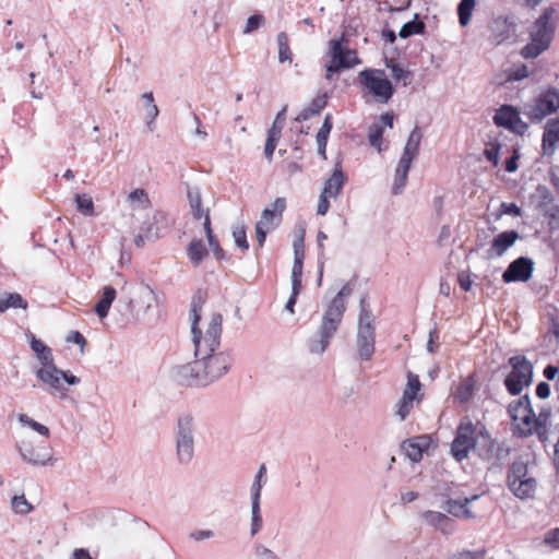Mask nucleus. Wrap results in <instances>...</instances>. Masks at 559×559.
<instances>
[{"label":"nucleus","instance_id":"24","mask_svg":"<svg viewBox=\"0 0 559 559\" xmlns=\"http://www.w3.org/2000/svg\"><path fill=\"white\" fill-rule=\"evenodd\" d=\"M508 488L510 491L519 499L525 500L534 497L537 481L534 477H526L524 479H520L514 484H509Z\"/></svg>","mask_w":559,"mask_h":559},{"label":"nucleus","instance_id":"60","mask_svg":"<svg viewBox=\"0 0 559 559\" xmlns=\"http://www.w3.org/2000/svg\"><path fill=\"white\" fill-rule=\"evenodd\" d=\"M302 269L304 263L294 262L292 269V287L302 288Z\"/></svg>","mask_w":559,"mask_h":559},{"label":"nucleus","instance_id":"25","mask_svg":"<svg viewBox=\"0 0 559 559\" xmlns=\"http://www.w3.org/2000/svg\"><path fill=\"white\" fill-rule=\"evenodd\" d=\"M548 415H549L548 413L540 412L537 417V420H535L534 426L525 428V429L519 428L518 435L520 437H528L532 435H536L540 442H546L548 440V428H547Z\"/></svg>","mask_w":559,"mask_h":559},{"label":"nucleus","instance_id":"46","mask_svg":"<svg viewBox=\"0 0 559 559\" xmlns=\"http://www.w3.org/2000/svg\"><path fill=\"white\" fill-rule=\"evenodd\" d=\"M277 44H278V61L284 63L286 61H292L293 53L290 47L288 45V36L285 32H281L277 35Z\"/></svg>","mask_w":559,"mask_h":559},{"label":"nucleus","instance_id":"17","mask_svg":"<svg viewBox=\"0 0 559 559\" xmlns=\"http://www.w3.org/2000/svg\"><path fill=\"white\" fill-rule=\"evenodd\" d=\"M145 238L156 240L163 237L170 227V219L163 211H156L152 217V222L145 223Z\"/></svg>","mask_w":559,"mask_h":559},{"label":"nucleus","instance_id":"42","mask_svg":"<svg viewBox=\"0 0 559 559\" xmlns=\"http://www.w3.org/2000/svg\"><path fill=\"white\" fill-rule=\"evenodd\" d=\"M262 515L260 509V499L251 498V527L250 534L254 536L262 528Z\"/></svg>","mask_w":559,"mask_h":559},{"label":"nucleus","instance_id":"37","mask_svg":"<svg viewBox=\"0 0 559 559\" xmlns=\"http://www.w3.org/2000/svg\"><path fill=\"white\" fill-rule=\"evenodd\" d=\"M330 64L325 67L326 73H338L341 70L352 69L354 62H348L345 59L340 58V52L337 50V44H333V53Z\"/></svg>","mask_w":559,"mask_h":559},{"label":"nucleus","instance_id":"64","mask_svg":"<svg viewBox=\"0 0 559 559\" xmlns=\"http://www.w3.org/2000/svg\"><path fill=\"white\" fill-rule=\"evenodd\" d=\"M255 556L259 559H280L274 551L263 545L255 547Z\"/></svg>","mask_w":559,"mask_h":559},{"label":"nucleus","instance_id":"11","mask_svg":"<svg viewBox=\"0 0 559 559\" xmlns=\"http://www.w3.org/2000/svg\"><path fill=\"white\" fill-rule=\"evenodd\" d=\"M534 271V261L527 257H519L513 260L502 273V281L506 284L515 282H527Z\"/></svg>","mask_w":559,"mask_h":559},{"label":"nucleus","instance_id":"7","mask_svg":"<svg viewBox=\"0 0 559 559\" xmlns=\"http://www.w3.org/2000/svg\"><path fill=\"white\" fill-rule=\"evenodd\" d=\"M559 109V90L555 86H547L534 97L532 103L525 104L523 114L532 122H540L547 116Z\"/></svg>","mask_w":559,"mask_h":559},{"label":"nucleus","instance_id":"13","mask_svg":"<svg viewBox=\"0 0 559 559\" xmlns=\"http://www.w3.org/2000/svg\"><path fill=\"white\" fill-rule=\"evenodd\" d=\"M36 378L49 386L51 394L59 393L61 399L67 397V389L61 383V374L55 364L39 368L36 371Z\"/></svg>","mask_w":559,"mask_h":559},{"label":"nucleus","instance_id":"54","mask_svg":"<svg viewBox=\"0 0 559 559\" xmlns=\"http://www.w3.org/2000/svg\"><path fill=\"white\" fill-rule=\"evenodd\" d=\"M414 401L415 400H413L408 395L402 396V399L400 400V402L396 405V415L400 417L401 420H404L408 416V414L411 413V411L413 408Z\"/></svg>","mask_w":559,"mask_h":559},{"label":"nucleus","instance_id":"20","mask_svg":"<svg viewBox=\"0 0 559 559\" xmlns=\"http://www.w3.org/2000/svg\"><path fill=\"white\" fill-rule=\"evenodd\" d=\"M423 518L429 525L444 535H451L455 531V521L444 513L428 510L423 513Z\"/></svg>","mask_w":559,"mask_h":559},{"label":"nucleus","instance_id":"31","mask_svg":"<svg viewBox=\"0 0 559 559\" xmlns=\"http://www.w3.org/2000/svg\"><path fill=\"white\" fill-rule=\"evenodd\" d=\"M29 345L33 352L36 354L43 367H47L55 364L51 349L40 340L36 338L35 335L33 334H31Z\"/></svg>","mask_w":559,"mask_h":559},{"label":"nucleus","instance_id":"3","mask_svg":"<svg viewBox=\"0 0 559 559\" xmlns=\"http://www.w3.org/2000/svg\"><path fill=\"white\" fill-rule=\"evenodd\" d=\"M558 19V13L552 7L544 9L539 17L533 24L531 41L521 50L523 58H536L548 49L555 35Z\"/></svg>","mask_w":559,"mask_h":559},{"label":"nucleus","instance_id":"34","mask_svg":"<svg viewBox=\"0 0 559 559\" xmlns=\"http://www.w3.org/2000/svg\"><path fill=\"white\" fill-rule=\"evenodd\" d=\"M187 197L189 201V205L192 212V216L194 219L204 218L205 219V212L210 210H203L202 209V199L201 193L198 188H188Z\"/></svg>","mask_w":559,"mask_h":559},{"label":"nucleus","instance_id":"62","mask_svg":"<svg viewBox=\"0 0 559 559\" xmlns=\"http://www.w3.org/2000/svg\"><path fill=\"white\" fill-rule=\"evenodd\" d=\"M448 559H485V552L463 550L450 556Z\"/></svg>","mask_w":559,"mask_h":559},{"label":"nucleus","instance_id":"40","mask_svg":"<svg viewBox=\"0 0 559 559\" xmlns=\"http://www.w3.org/2000/svg\"><path fill=\"white\" fill-rule=\"evenodd\" d=\"M128 201L132 207L147 209L151 206L148 193L144 189H134L128 195Z\"/></svg>","mask_w":559,"mask_h":559},{"label":"nucleus","instance_id":"18","mask_svg":"<svg viewBox=\"0 0 559 559\" xmlns=\"http://www.w3.org/2000/svg\"><path fill=\"white\" fill-rule=\"evenodd\" d=\"M416 155L406 154L405 152L402 153V156L395 169V177L392 186V193L394 195H399L403 192L407 182L411 165Z\"/></svg>","mask_w":559,"mask_h":559},{"label":"nucleus","instance_id":"45","mask_svg":"<svg viewBox=\"0 0 559 559\" xmlns=\"http://www.w3.org/2000/svg\"><path fill=\"white\" fill-rule=\"evenodd\" d=\"M406 456L412 462H419L423 459L424 447L415 440H407L402 445Z\"/></svg>","mask_w":559,"mask_h":559},{"label":"nucleus","instance_id":"56","mask_svg":"<svg viewBox=\"0 0 559 559\" xmlns=\"http://www.w3.org/2000/svg\"><path fill=\"white\" fill-rule=\"evenodd\" d=\"M233 237L235 243L242 251H247L249 249V242L247 240V234L245 226L237 227L233 230Z\"/></svg>","mask_w":559,"mask_h":559},{"label":"nucleus","instance_id":"61","mask_svg":"<svg viewBox=\"0 0 559 559\" xmlns=\"http://www.w3.org/2000/svg\"><path fill=\"white\" fill-rule=\"evenodd\" d=\"M500 144L493 143L491 147L485 148L484 156L488 162H490L493 166H497L499 163V153H500Z\"/></svg>","mask_w":559,"mask_h":559},{"label":"nucleus","instance_id":"63","mask_svg":"<svg viewBox=\"0 0 559 559\" xmlns=\"http://www.w3.org/2000/svg\"><path fill=\"white\" fill-rule=\"evenodd\" d=\"M501 212L507 215H511L514 217L522 215V209L514 202H502L500 205Z\"/></svg>","mask_w":559,"mask_h":559},{"label":"nucleus","instance_id":"49","mask_svg":"<svg viewBox=\"0 0 559 559\" xmlns=\"http://www.w3.org/2000/svg\"><path fill=\"white\" fill-rule=\"evenodd\" d=\"M11 506L13 511L21 515H25L34 509L33 506L26 500L24 495L13 496L11 499Z\"/></svg>","mask_w":559,"mask_h":559},{"label":"nucleus","instance_id":"6","mask_svg":"<svg viewBox=\"0 0 559 559\" xmlns=\"http://www.w3.org/2000/svg\"><path fill=\"white\" fill-rule=\"evenodd\" d=\"M511 371L503 380L508 393L512 396L520 395L524 388L533 382V364L523 355L512 356L508 359Z\"/></svg>","mask_w":559,"mask_h":559},{"label":"nucleus","instance_id":"9","mask_svg":"<svg viewBox=\"0 0 559 559\" xmlns=\"http://www.w3.org/2000/svg\"><path fill=\"white\" fill-rule=\"evenodd\" d=\"M510 447L506 442H497L491 438L485 427L479 431L478 455L492 462L496 466H502L510 455Z\"/></svg>","mask_w":559,"mask_h":559},{"label":"nucleus","instance_id":"35","mask_svg":"<svg viewBox=\"0 0 559 559\" xmlns=\"http://www.w3.org/2000/svg\"><path fill=\"white\" fill-rule=\"evenodd\" d=\"M426 32V25L423 21L418 20V14H415L412 21L406 22L400 29L399 36L406 39L413 35H423Z\"/></svg>","mask_w":559,"mask_h":559},{"label":"nucleus","instance_id":"52","mask_svg":"<svg viewBox=\"0 0 559 559\" xmlns=\"http://www.w3.org/2000/svg\"><path fill=\"white\" fill-rule=\"evenodd\" d=\"M286 106H284L282 108V110H280L275 117V120L272 124V127L269 129L267 131V134L269 135H273V132L275 133L274 136L275 138H281L282 135V130L284 128V123H285V120H286Z\"/></svg>","mask_w":559,"mask_h":559},{"label":"nucleus","instance_id":"41","mask_svg":"<svg viewBox=\"0 0 559 559\" xmlns=\"http://www.w3.org/2000/svg\"><path fill=\"white\" fill-rule=\"evenodd\" d=\"M19 452L22 459L32 465H46L49 461L48 457L39 454L32 447H20Z\"/></svg>","mask_w":559,"mask_h":559},{"label":"nucleus","instance_id":"50","mask_svg":"<svg viewBox=\"0 0 559 559\" xmlns=\"http://www.w3.org/2000/svg\"><path fill=\"white\" fill-rule=\"evenodd\" d=\"M421 383L419 381L418 376L414 374L413 372L407 373V384L406 389L403 392V395H408L413 400L417 399V393L420 391Z\"/></svg>","mask_w":559,"mask_h":559},{"label":"nucleus","instance_id":"28","mask_svg":"<svg viewBox=\"0 0 559 559\" xmlns=\"http://www.w3.org/2000/svg\"><path fill=\"white\" fill-rule=\"evenodd\" d=\"M117 292L112 286H105L103 294L94 307V311L99 318H106L109 309L116 299Z\"/></svg>","mask_w":559,"mask_h":559},{"label":"nucleus","instance_id":"22","mask_svg":"<svg viewBox=\"0 0 559 559\" xmlns=\"http://www.w3.org/2000/svg\"><path fill=\"white\" fill-rule=\"evenodd\" d=\"M334 43L337 44V50L340 52V58L341 59H345L348 62H354L353 63V68L355 66H358V64L361 63V60L357 56V51L355 49H349L348 48L349 40L345 36V34H342L340 37L332 38V39L329 40V51H328V55H329L330 58H332L333 44Z\"/></svg>","mask_w":559,"mask_h":559},{"label":"nucleus","instance_id":"36","mask_svg":"<svg viewBox=\"0 0 559 559\" xmlns=\"http://www.w3.org/2000/svg\"><path fill=\"white\" fill-rule=\"evenodd\" d=\"M476 5V0H461L456 8L459 24L465 27L469 24L473 11Z\"/></svg>","mask_w":559,"mask_h":559},{"label":"nucleus","instance_id":"29","mask_svg":"<svg viewBox=\"0 0 559 559\" xmlns=\"http://www.w3.org/2000/svg\"><path fill=\"white\" fill-rule=\"evenodd\" d=\"M203 228H204V231L206 235L209 246H210L215 259L216 260H226V253L223 250V248L221 247L216 236L213 233L209 211L205 212V222H203Z\"/></svg>","mask_w":559,"mask_h":559},{"label":"nucleus","instance_id":"48","mask_svg":"<svg viewBox=\"0 0 559 559\" xmlns=\"http://www.w3.org/2000/svg\"><path fill=\"white\" fill-rule=\"evenodd\" d=\"M76 209L80 213L85 216L94 215V202L92 198L87 194H76L75 195Z\"/></svg>","mask_w":559,"mask_h":559},{"label":"nucleus","instance_id":"55","mask_svg":"<svg viewBox=\"0 0 559 559\" xmlns=\"http://www.w3.org/2000/svg\"><path fill=\"white\" fill-rule=\"evenodd\" d=\"M266 473V467L262 464L254 477V481L251 486V498L261 499L262 478Z\"/></svg>","mask_w":559,"mask_h":559},{"label":"nucleus","instance_id":"33","mask_svg":"<svg viewBox=\"0 0 559 559\" xmlns=\"http://www.w3.org/2000/svg\"><path fill=\"white\" fill-rule=\"evenodd\" d=\"M27 301L19 293H4L0 296V313L5 312L10 308L27 309Z\"/></svg>","mask_w":559,"mask_h":559},{"label":"nucleus","instance_id":"53","mask_svg":"<svg viewBox=\"0 0 559 559\" xmlns=\"http://www.w3.org/2000/svg\"><path fill=\"white\" fill-rule=\"evenodd\" d=\"M328 239V236L325 233L320 230L317 235V242L319 248V278L318 284L320 285L322 282V274H323V265H324V240Z\"/></svg>","mask_w":559,"mask_h":559},{"label":"nucleus","instance_id":"59","mask_svg":"<svg viewBox=\"0 0 559 559\" xmlns=\"http://www.w3.org/2000/svg\"><path fill=\"white\" fill-rule=\"evenodd\" d=\"M333 128V118L331 114H328L323 120L321 128L319 129L316 139L328 141L331 130Z\"/></svg>","mask_w":559,"mask_h":559},{"label":"nucleus","instance_id":"32","mask_svg":"<svg viewBox=\"0 0 559 559\" xmlns=\"http://www.w3.org/2000/svg\"><path fill=\"white\" fill-rule=\"evenodd\" d=\"M528 477L527 462L522 457L515 459L509 466L507 475V485L514 484L520 479Z\"/></svg>","mask_w":559,"mask_h":559},{"label":"nucleus","instance_id":"26","mask_svg":"<svg viewBox=\"0 0 559 559\" xmlns=\"http://www.w3.org/2000/svg\"><path fill=\"white\" fill-rule=\"evenodd\" d=\"M442 508L455 518L475 519L476 514L473 513L469 508L465 504L463 498L452 499L448 498Z\"/></svg>","mask_w":559,"mask_h":559},{"label":"nucleus","instance_id":"39","mask_svg":"<svg viewBox=\"0 0 559 559\" xmlns=\"http://www.w3.org/2000/svg\"><path fill=\"white\" fill-rule=\"evenodd\" d=\"M359 308L360 309H359V317H358V329H361L362 326L376 328L374 319H373L372 312L369 309V306L367 304L366 296L360 298Z\"/></svg>","mask_w":559,"mask_h":559},{"label":"nucleus","instance_id":"10","mask_svg":"<svg viewBox=\"0 0 559 559\" xmlns=\"http://www.w3.org/2000/svg\"><path fill=\"white\" fill-rule=\"evenodd\" d=\"M492 120L497 127L516 135H524L528 130V124L521 119L520 111L513 105H501L496 109Z\"/></svg>","mask_w":559,"mask_h":559},{"label":"nucleus","instance_id":"2","mask_svg":"<svg viewBox=\"0 0 559 559\" xmlns=\"http://www.w3.org/2000/svg\"><path fill=\"white\" fill-rule=\"evenodd\" d=\"M352 293L353 287L349 283H346L326 306L318 333L308 341V349L310 353L323 354L326 350L346 311L345 299L349 297Z\"/></svg>","mask_w":559,"mask_h":559},{"label":"nucleus","instance_id":"38","mask_svg":"<svg viewBox=\"0 0 559 559\" xmlns=\"http://www.w3.org/2000/svg\"><path fill=\"white\" fill-rule=\"evenodd\" d=\"M385 66L391 70L392 78L395 81H403L404 86L411 83L412 72L405 70L400 63L394 62L393 59H386Z\"/></svg>","mask_w":559,"mask_h":559},{"label":"nucleus","instance_id":"15","mask_svg":"<svg viewBox=\"0 0 559 559\" xmlns=\"http://www.w3.org/2000/svg\"><path fill=\"white\" fill-rule=\"evenodd\" d=\"M285 210L286 199L278 197L274 200L271 207H265L262 211L261 218L257 222V224L274 230L281 225Z\"/></svg>","mask_w":559,"mask_h":559},{"label":"nucleus","instance_id":"57","mask_svg":"<svg viewBox=\"0 0 559 559\" xmlns=\"http://www.w3.org/2000/svg\"><path fill=\"white\" fill-rule=\"evenodd\" d=\"M264 22V16L260 13L252 14L247 19L246 26L242 31L243 34H251L257 31Z\"/></svg>","mask_w":559,"mask_h":559},{"label":"nucleus","instance_id":"43","mask_svg":"<svg viewBox=\"0 0 559 559\" xmlns=\"http://www.w3.org/2000/svg\"><path fill=\"white\" fill-rule=\"evenodd\" d=\"M384 129L380 122H373L368 130V141L370 145L377 148L379 152L382 151Z\"/></svg>","mask_w":559,"mask_h":559},{"label":"nucleus","instance_id":"4","mask_svg":"<svg viewBox=\"0 0 559 559\" xmlns=\"http://www.w3.org/2000/svg\"><path fill=\"white\" fill-rule=\"evenodd\" d=\"M195 431L194 416L189 412L179 414L175 426V445L180 465L190 464L194 457Z\"/></svg>","mask_w":559,"mask_h":559},{"label":"nucleus","instance_id":"51","mask_svg":"<svg viewBox=\"0 0 559 559\" xmlns=\"http://www.w3.org/2000/svg\"><path fill=\"white\" fill-rule=\"evenodd\" d=\"M19 421L25 426L31 427L33 430H35L36 432H38L41 436H45V437L49 436V428L47 426L34 420L26 414H20Z\"/></svg>","mask_w":559,"mask_h":559},{"label":"nucleus","instance_id":"21","mask_svg":"<svg viewBox=\"0 0 559 559\" xmlns=\"http://www.w3.org/2000/svg\"><path fill=\"white\" fill-rule=\"evenodd\" d=\"M347 181V177L337 163L332 175L324 181L322 192L331 198H336Z\"/></svg>","mask_w":559,"mask_h":559},{"label":"nucleus","instance_id":"1","mask_svg":"<svg viewBox=\"0 0 559 559\" xmlns=\"http://www.w3.org/2000/svg\"><path fill=\"white\" fill-rule=\"evenodd\" d=\"M223 316L212 314L205 334L192 337L195 360L175 368L176 380L185 386H206L226 374L234 364L233 349L216 352L221 345Z\"/></svg>","mask_w":559,"mask_h":559},{"label":"nucleus","instance_id":"16","mask_svg":"<svg viewBox=\"0 0 559 559\" xmlns=\"http://www.w3.org/2000/svg\"><path fill=\"white\" fill-rule=\"evenodd\" d=\"M376 328L357 329V353L361 360H370L374 354Z\"/></svg>","mask_w":559,"mask_h":559},{"label":"nucleus","instance_id":"47","mask_svg":"<svg viewBox=\"0 0 559 559\" xmlns=\"http://www.w3.org/2000/svg\"><path fill=\"white\" fill-rule=\"evenodd\" d=\"M473 393L474 381L472 379H468L457 385L454 396L460 403L463 404L467 403L472 399Z\"/></svg>","mask_w":559,"mask_h":559},{"label":"nucleus","instance_id":"27","mask_svg":"<svg viewBox=\"0 0 559 559\" xmlns=\"http://www.w3.org/2000/svg\"><path fill=\"white\" fill-rule=\"evenodd\" d=\"M328 94L323 93L322 95H318L316 98L311 100V103L306 106L296 117V120L299 122L307 121L310 118L319 115L328 104Z\"/></svg>","mask_w":559,"mask_h":559},{"label":"nucleus","instance_id":"8","mask_svg":"<svg viewBox=\"0 0 559 559\" xmlns=\"http://www.w3.org/2000/svg\"><path fill=\"white\" fill-rule=\"evenodd\" d=\"M478 441L472 420L467 417L463 418L456 428L455 437L451 443L452 456L457 462H462L468 456L472 449H478Z\"/></svg>","mask_w":559,"mask_h":559},{"label":"nucleus","instance_id":"12","mask_svg":"<svg viewBox=\"0 0 559 559\" xmlns=\"http://www.w3.org/2000/svg\"><path fill=\"white\" fill-rule=\"evenodd\" d=\"M516 25L506 16H497L489 24V39L495 45L506 43L515 33Z\"/></svg>","mask_w":559,"mask_h":559},{"label":"nucleus","instance_id":"44","mask_svg":"<svg viewBox=\"0 0 559 559\" xmlns=\"http://www.w3.org/2000/svg\"><path fill=\"white\" fill-rule=\"evenodd\" d=\"M421 139H423L421 130L419 127L416 126L413 129V131L409 133V136L404 146L403 152H405L406 154H413V155L417 156Z\"/></svg>","mask_w":559,"mask_h":559},{"label":"nucleus","instance_id":"14","mask_svg":"<svg viewBox=\"0 0 559 559\" xmlns=\"http://www.w3.org/2000/svg\"><path fill=\"white\" fill-rule=\"evenodd\" d=\"M520 238L516 230L510 229L504 230L493 237L490 248L486 251V258L488 260L502 257L506 251L511 248L515 241Z\"/></svg>","mask_w":559,"mask_h":559},{"label":"nucleus","instance_id":"58","mask_svg":"<svg viewBox=\"0 0 559 559\" xmlns=\"http://www.w3.org/2000/svg\"><path fill=\"white\" fill-rule=\"evenodd\" d=\"M294 262L304 263L305 260V237L304 233L294 240Z\"/></svg>","mask_w":559,"mask_h":559},{"label":"nucleus","instance_id":"30","mask_svg":"<svg viewBox=\"0 0 559 559\" xmlns=\"http://www.w3.org/2000/svg\"><path fill=\"white\" fill-rule=\"evenodd\" d=\"M207 255L209 250L202 239H192L190 241L187 247V257L194 266H199Z\"/></svg>","mask_w":559,"mask_h":559},{"label":"nucleus","instance_id":"23","mask_svg":"<svg viewBox=\"0 0 559 559\" xmlns=\"http://www.w3.org/2000/svg\"><path fill=\"white\" fill-rule=\"evenodd\" d=\"M557 142H559V117L549 119L546 123L542 140L544 154L551 155Z\"/></svg>","mask_w":559,"mask_h":559},{"label":"nucleus","instance_id":"5","mask_svg":"<svg viewBox=\"0 0 559 559\" xmlns=\"http://www.w3.org/2000/svg\"><path fill=\"white\" fill-rule=\"evenodd\" d=\"M361 90L374 97L379 104H386L393 97L395 87L386 78L384 70L365 69L358 73Z\"/></svg>","mask_w":559,"mask_h":559},{"label":"nucleus","instance_id":"19","mask_svg":"<svg viewBox=\"0 0 559 559\" xmlns=\"http://www.w3.org/2000/svg\"><path fill=\"white\" fill-rule=\"evenodd\" d=\"M207 299V293L204 289H197L191 299V334L192 337L201 335L202 331L199 328V322L201 321V312L204 304Z\"/></svg>","mask_w":559,"mask_h":559}]
</instances>
